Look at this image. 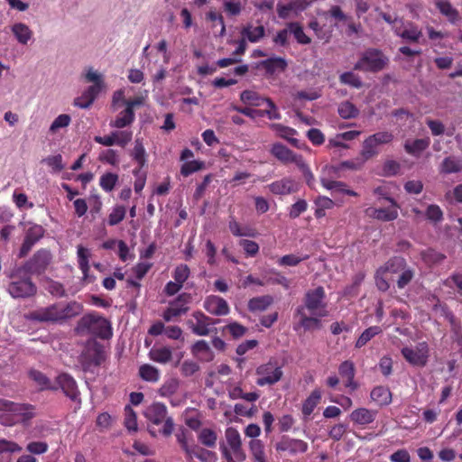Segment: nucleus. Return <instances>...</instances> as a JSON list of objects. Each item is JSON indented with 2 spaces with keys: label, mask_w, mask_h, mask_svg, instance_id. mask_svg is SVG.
Masks as SVG:
<instances>
[{
  "label": "nucleus",
  "mask_w": 462,
  "mask_h": 462,
  "mask_svg": "<svg viewBox=\"0 0 462 462\" xmlns=\"http://www.w3.org/2000/svg\"><path fill=\"white\" fill-rule=\"evenodd\" d=\"M82 310L83 306L78 301H60L30 311L24 318L32 322L61 324L79 316Z\"/></svg>",
  "instance_id": "nucleus-1"
},
{
  "label": "nucleus",
  "mask_w": 462,
  "mask_h": 462,
  "mask_svg": "<svg viewBox=\"0 0 462 462\" xmlns=\"http://www.w3.org/2000/svg\"><path fill=\"white\" fill-rule=\"evenodd\" d=\"M7 277L10 279L7 291L14 299H27L36 294L37 287L32 282L30 273L21 267L10 271Z\"/></svg>",
  "instance_id": "nucleus-2"
},
{
  "label": "nucleus",
  "mask_w": 462,
  "mask_h": 462,
  "mask_svg": "<svg viewBox=\"0 0 462 462\" xmlns=\"http://www.w3.org/2000/svg\"><path fill=\"white\" fill-rule=\"evenodd\" d=\"M389 59L383 52L375 48H368L355 63L354 69L363 72L377 73L386 68Z\"/></svg>",
  "instance_id": "nucleus-3"
},
{
  "label": "nucleus",
  "mask_w": 462,
  "mask_h": 462,
  "mask_svg": "<svg viewBox=\"0 0 462 462\" xmlns=\"http://www.w3.org/2000/svg\"><path fill=\"white\" fill-rule=\"evenodd\" d=\"M78 329L102 339H108L113 335L110 322L106 319L93 313L84 315L79 320Z\"/></svg>",
  "instance_id": "nucleus-4"
},
{
  "label": "nucleus",
  "mask_w": 462,
  "mask_h": 462,
  "mask_svg": "<svg viewBox=\"0 0 462 462\" xmlns=\"http://www.w3.org/2000/svg\"><path fill=\"white\" fill-rule=\"evenodd\" d=\"M144 417L153 425L162 424L160 432L163 436H171L174 430V421L168 416V409L164 403L153 402L144 411Z\"/></svg>",
  "instance_id": "nucleus-5"
},
{
  "label": "nucleus",
  "mask_w": 462,
  "mask_h": 462,
  "mask_svg": "<svg viewBox=\"0 0 462 462\" xmlns=\"http://www.w3.org/2000/svg\"><path fill=\"white\" fill-rule=\"evenodd\" d=\"M106 359V352L102 344L96 340H88L79 356V363L85 372L92 371Z\"/></svg>",
  "instance_id": "nucleus-6"
},
{
  "label": "nucleus",
  "mask_w": 462,
  "mask_h": 462,
  "mask_svg": "<svg viewBox=\"0 0 462 462\" xmlns=\"http://www.w3.org/2000/svg\"><path fill=\"white\" fill-rule=\"evenodd\" d=\"M326 292L322 286H319L306 292L304 305L299 309L307 310L310 314L321 317L328 316L327 303L325 302Z\"/></svg>",
  "instance_id": "nucleus-7"
},
{
  "label": "nucleus",
  "mask_w": 462,
  "mask_h": 462,
  "mask_svg": "<svg viewBox=\"0 0 462 462\" xmlns=\"http://www.w3.org/2000/svg\"><path fill=\"white\" fill-rule=\"evenodd\" d=\"M322 318L298 308L294 313L293 329L300 335L308 331L319 330L322 328Z\"/></svg>",
  "instance_id": "nucleus-8"
},
{
  "label": "nucleus",
  "mask_w": 462,
  "mask_h": 462,
  "mask_svg": "<svg viewBox=\"0 0 462 462\" xmlns=\"http://www.w3.org/2000/svg\"><path fill=\"white\" fill-rule=\"evenodd\" d=\"M9 412H12L13 416H0V421L5 425H12L16 422L27 423L35 415L32 405L15 403L14 402H12Z\"/></svg>",
  "instance_id": "nucleus-9"
},
{
  "label": "nucleus",
  "mask_w": 462,
  "mask_h": 462,
  "mask_svg": "<svg viewBox=\"0 0 462 462\" xmlns=\"http://www.w3.org/2000/svg\"><path fill=\"white\" fill-rule=\"evenodd\" d=\"M51 260L52 255L50 250L42 248L35 252L21 268L30 274H42L46 271Z\"/></svg>",
  "instance_id": "nucleus-10"
},
{
  "label": "nucleus",
  "mask_w": 462,
  "mask_h": 462,
  "mask_svg": "<svg viewBox=\"0 0 462 462\" xmlns=\"http://www.w3.org/2000/svg\"><path fill=\"white\" fill-rule=\"evenodd\" d=\"M58 390L60 389L62 393L73 402L77 404V408L81 406L80 392L78 387L76 380L68 373H60L55 378V383Z\"/></svg>",
  "instance_id": "nucleus-11"
},
{
  "label": "nucleus",
  "mask_w": 462,
  "mask_h": 462,
  "mask_svg": "<svg viewBox=\"0 0 462 462\" xmlns=\"http://www.w3.org/2000/svg\"><path fill=\"white\" fill-rule=\"evenodd\" d=\"M191 296L189 293H181L175 300L170 301L169 307L163 311L162 318L169 322L181 315L186 314L189 310Z\"/></svg>",
  "instance_id": "nucleus-12"
},
{
  "label": "nucleus",
  "mask_w": 462,
  "mask_h": 462,
  "mask_svg": "<svg viewBox=\"0 0 462 462\" xmlns=\"http://www.w3.org/2000/svg\"><path fill=\"white\" fill-rule=\"evenodd\" d=\"M256 384L259 386H264L277 383L281 379L282 372L276 363L269 362L260 365L256 369Z\"/></svg>",
  "instance_id": "nucleus-13"
},
{
  "label": "nucleus",
  "mask_w": 462,
  "mask_h": 462,
  "mask_svg": "<svg viewBox=\"0 0 462 462\" xmlns=\"http://www.w3.org/2000/svg\"><path fill=\"white\" fill-rule=\"evenodd\" d=\"M192 316L196 323L189 320V325L192 333L197 336H208L214 329L212 327L218 322L217 319H214L199 310L195 311Z\"/></svg>",
  "instance_id": "nucleus-14"
},
{
  "label": "nucleus",
  "mask_w": 462,
  "mask_h": 462,
  "mask_svg": "<svg viewBox=\"0 0 462 462\" xmlns=\"http://www.w3.org/2000/svg\"><path fill=\"white\" fill-rule=\"evenodd\" d=\"M133 138V132L129 130L123 131H115L112 132L109 135L99 136L97 135L94 137V141L97 143L102 144L104 146H112L116 144L121 147H125Z\"/></svg>",
  "instance_id": "nucleus-15"
},
{
  "label": "nucleus",
  "mask_w": 462,
  "mask_h": 462,
  "mask_svg": "<svg viewBox=\"0 0 462 462\" xmlns=\"http://www.w3.org/2000/svg\"><path fill=\"white\" fill-rule=\"evenodd\" d=\"M428 346L426 343L420 344L415 348L403 347L402 355L407 362L413 365L424 366L428 361Z\"/></svg>",
  "instance_id": "nucleus-16"
},
{
  "label": "nucleus",
  "mask_w": 462,
  "mask_h": 462,
  "mask_svg": "<svg viewBox=\"0 0 462 462\" xmlns=\"http://www.w3.org/2000/svg\"><path fill=\"white\" fill-rule=\"evenodd\" d=\"M44 228L41 225L31 226L25 233L23 242L21 245L19 256L24 257L32 250V246L44 236Z\"/></svg>",
  "instance_id": "nucleus-17"
},
{
  "label": "nucleus",
  "mask_w": 462,
  "mask_h": 462,
  "mask_svg": "<svg viewBox=\"0 0 462 462\" xmlns=\"http://www.w3.org/2000/svg\"><path fill=\"white\" fill-rule=\"evenodd\" d=\"M386 200H388L392 204V208H369L366 209V214L377 220L388 222L393 221L398 217L397 208L398 205L395 200L390 197H384Z\"/></svg>",
  "instance_id": "nucleus-18"
},
{
  "label": "nucleus",
  "mask_w": 462,
  "mask_h": 462,
  "mask_svg": "<svg viewBox=\"0 0 462 462\" xmlns=\"http://www.w3.org/2000/svg\"><path fill=\"white\" fill-rule=\"evenodd\" d=\"M204 309L215 316H225L230 311L226 300L219 296L210 295L204 300Z\"/></svg>",
  "instance_id": "nucleus-19"
},
{
  "label": "nucleus",
  "mask_w": 462,
  "mask_h": 462,
  "mask_svg": "<svg viewBox=\"0 0 462 462\" xmlns=\"http://www.w3.org/2000/svg\"><path fill=\"white\" fill-rule=\"evenodd\" d=\"M242 114L251 118L263 117L264 116H267L269 119H279L281 117L272 100H267V107L265 109L244 107Z\"/></svg>",
  "instance_id": "nucleus-20"
},
{
  "label": "nucleus",
  "mask_w": 462,
  "mask_h": 462,
  "mask_svg": "<svg viewBox=\"0 0 462 462\" xmlns=\"http://www.w3.org/2000/svg\"><path fill=\"white\" fill-rule=\"evenodd\" d=\"M287 61L283 58L272 57L267 60H262L258 64V68L265 70L269 75L279 74L283 72L287 68Z\"/></svg>",
  "instance_id": "nucleus-21"
},
{
  "label": "nucleus",
  "mask_w": 462,
  "mask_h": 462,
  "mask_svg": "<svg viewBox=\"0 0 462 462\" xmlns=\"http://www.w3.org/2000/svg\"><path fill=\"white\" fill-rule=\"evenodd\" d=\"M338 373L345 381V386L356 390L358 384L355 382L356 368L350 360H346L339 365Z\"/></svg>",
  "instance_id": "nucleus-22"
},
{
  "label": "nucleus",
  "mask_w": 462,
  "mask_h": 462,
  "mask_svg": "<svg viewBox=\"0 0 462 462\" xmlns=\"http://www.w3.org/2000/svg\"><path fill=\"white\" fill-rule=\"evenodd\" d=\"M226 439L236 458L238 461L244 460L245 456L241 448V438L237 430L232 427L227 428L226 430Z\"/></svg>",
  "instance_id": "nucleus-23"
},
{
  "label": "nucleus",
  "mask_w": 462,
  "mask_h": 462,
  "mask_svg": "<svg viewBox=\"0 0 462 462\" xmlns=\"http://www.w3.org/2000/svg\"><path fill=\"white\" fill-rule=\"evenodd\" d=\"M376 415V411L366 408H357L350 413L349 418L355 424L366 426L374 421Z\"/></svg>",
  "instance_id": "nucleus-24"
},
{
  "label": "nucleus",
  "mask_w": 462,
  "mask_h": 462,
  "mask_svg": "<svg viewBox=\"0 0 462 462\" xmlns=\"http://www.w3.org/2000/svg\"><path fill=\"white\" fill-rule=\"evenodd\" d=\"M102 86L103 84H93L89 86L81 97L74 100V106L80 108L89 107L101 91Z\"/></svg>",
  "instance_id": "nucleus-25"
},
{
  "label": "nucleus",
  "mask_w": 462,
  "mask_h": 462,
  "mask_svg": "<svg viewBox=\"0 0 462 462\" xmlns=\"http://www.w3.org/2000/svg\"><path fill=\"white\" fill-rule=\"evenodd\" d=\"M394 32L399 37L411 42H418L422 36L421 30L411 22L403 24V29L396 28Z\"/></svg>",
  "instance_id": "nucleus-26"
},
{
  "label": "nucleus",
  "mask_w": 462,
  "mask_h": 462,
  "mask_svg": "<svg viewBox=\"0 0 462 462\" xmlns=\"http://www.w3.org/2000/svg\"><path fill=\"white\" fill-rule=\"evenodd\" d=\"M435 6L449 23L455 24L460 21L459 12L452 5L449 0H436Z\"/></svg>",
  "instance_id": "nucleus-27"
},
{
  "label": "nucleus",
  "mask_w": 462,
  "mask_h": 462,
  "mask_svg": "<svg viewBox=\"0 0 462 462\" xmlns=\"http://www.w3.org/2000/svg\"><path fill=\"white\" fill-rule=\"evenodd\" d=\"M291 163H293L295 168H297L298 171L302 174L309 187L312 188L315 182V179L310 167L304 162L302 156L291 151Z\"/></svg>",
  "instance_id": "nucleus-28"
},
{
  "label": "nucleus",
  "mask_w": 462,
  "mask_h": 462,
  "mask_svg": "<svg viewBox=\"0 0 462 462\" xmlns=\"http://www.w3.org/2000/svg\"><path fill=\"white\" fill-rule=\"evenodd\" d=\"M191 353L202 362H210L214 358V353L205 340L196 341L191 346Z\"/></svg>",
  "instance_id": "nucleus-29"
},
{
  "label": "nucleus",
  "mask_w": 462,
  "mask_h": 462,
  "mask_svg": "<svg viewBox=\"0 0 462 462\" xmlns=\"http://www.w3.org/2000/svg\"><path fill=\"white\" fill-rule=\"evenodd\" d=\"M29 377L32 379L40 388L41 391H57L58 386L51 383V379L44 374L42 372L32 369L29 371Z\"/></svg>",
  "instance_id": "nucleus-30"
},
{
  "label": "nucleus",
  "mask_w": 462,
  "mask_h": 462,
  "mask_svg": "<svg viewBox=\"0 0 462 462\" xmlns=\"http://www.w3.org/2000/svg\"><path fill=\"white\" fill-rule=\"evenodd\" d=\"M135 119L134 111L131 110L130 107H125V110L121 111L115 120L109 123V125L114 128L122 129L129 126L133 124Z\"/></svg>",
  "instance_id": "nucleus-31"
},
{
  "label": "nucleus",
  "mask_w": 462,
  "mask_h": 462,
  "mask_svg": "<svg viewBox=\"0 0 462 462\" xmlns=\"http://www.w3.org/2000/svg\"><path fill=\"white\" fill-rule=\"evenodd\" d=\"M130 155L138 165L136 169L142 170L147 164V153L143 143V139H135L134 146L131 151Z\"/></svg>",
  "instance_id": "nucleus-32"
},
{
  "label": "nucleus",
  "mask_w": 462,
  "mask_h": 462,
  "mask_svg": "<svg viewBox=\"0 0 462 462\" xmlns=\"http://www.w3.org/2000/svg\"><path fill=\"white\" fill-rule=\"evenodd\" d=\"M320 182H321L322 186L328 190H332L334 192H338V193H342V194H346L348 196H353V197L358 196V194L356 191L348 189L347 185L343 181L331 180H328L326 178H321Z\"/></svg>",
  "instance_id": "nucleus-33"
},
{
  "label": "nucleus",
  "mask_w": 462,
  "mask_h": 462,
  "mask_svg": "<svg viewBox=\"0 0 462 462\" xmlns=\"http://www.w3.org/2000/svg\"><path fill=\"white\" fill-rule=\"evenodd\" d=\"M373 402L380 406H386L392 402V393L385 386H375L370 393Z\"/></svg>",
  "instance_id": "nucleus-34"
},
{
  "label": "nucleus",
  "mask_w": 462,
  "mask_h": 462,
  "mask_svg": "<svg viewBox=\"0 0 462 462\" xmlns=\"http://www.w3.org/2000/svg\"><path fill=\"white\" fill-rule=\"evenodd\" d=\"M22 450L21 446L16 442L0 439V462H11V453Z\"/></svg>",
  "instance_id": "nucleus-35"
},
{
  "label": "nucleus",
  "mask_w": 462,
  "mask_h": 462,
  "mask_svg": "<svg viewBox=\"0 0 462 462\" xmlns=\"http://www.w3.org/2000/svg\"><path fill=\"white\" fill-rule=\"evenodd\" d=\"M241 35L250 42H258L265 35V29L263 25L247 24L243 27Z\"/></svg>",
  "instance_id": "nucleus-36"
},
{
  "label": "nucleus",
  "mask_w": 462,
  "mask_h": 462,
  "mask_svg": "<svg viewBox=\"0 0 462 462\" xmlns=\"http://www.w3.org/2000/svg\"><path fill=\"white\" fill-rule=\"evenodd\" d=\"M149 357L156 363L167 364L172 359V352L168 346L153 347L149 352Z\"/></svg>",
  "instance_id": "nucleus-37"
},
{
  "label": "nucleus",
  "mask_w": 462,
  "mask_h": 462,
  "mask_svg": "<svg viewBox=\"0 0 462 462\" xmlns=\"http://www.w3.org/2000/svg\"><path fill=\"white\" fill-rule=\"evenodd\" d=\"M273 297L270 295L258 296L250 299L247 307L252 312L263 311L273 303Z\"/></svg>",
  "instance_id": "nucleus-38"
},
{
  "label": "nucleus",
  "mask_w": 462,
  "mask_h": 462,
  "mask_svg": "<svg viewBox=\"0 0 462 462\" xmlns=\"http://www.w3.org/2000/svg\"><path fill=\"white\" fill-rule=\"evenodd\" d=\"M430 143V138L416 139L410 143L407 141L404 143V149L407 153L411 155H419L421 152L426 150Z\"/></svg>",
  "instance_id": "nucleus-39"
},
{
  "label": "nucleus",
  "mask_w": 462,
  "mask_h": 462,
  "mask_svg": "<svg viewBox=\"0 0 462 462\" xmlns=\"http://www.w3.org/2000/svg\"><path fill=\"white\" fill-rule=\"evenodd\" d=\"M240 99L243 103L253 106L267 105V100H270L269 98L262 97L257 92L253 90H244L240 95Z\"/></svg>",
  "instance_id": "nucleus-40"
},
{
  "label": "nucleus",
  "mask_w": 462,
  "mask_h": 462,
  "mask_svg": "<svg viewBox=\"0 0 462 462\" xmlns=\"http://www.w3.org/2000/svg\"><path fill=\"white\" fill-rule=\"evenodd\" d=\"M12 32L17 41L22 44H27L32 36L31 29L22 23H14L12 27Z\"/></svg>",
  "instance_id": "nucleus-41"
},
{
  "label": "nucleus",
  "mask_w": 462,
  "mask_h": 462,
  "mask_svg": "<svg viewBox=\"0 0 462 462\" xmlns=\"http://www.w3.org/2000/svg\"><path fill=\"white\" fill-rule=\"evenodd\" d=\"M139 376L146 382L157 383L160 380V371L156 367L145 364L139 367Z\"/></svg>",
  "instance_id": "nucleus-42"
},
{
  "label": "nucleus",
  "mask_w": 462,
  "mask_h": 462,
  "mask_svg": "<svg viewBox=\"0 0 462 462\" xmlns=\"http://www.w3.org/2000/svg\"><path fill=\"white\" fill-rule=\"evenodd\" d=\"M379 326H372L365 329L356 341L355 347L361 348L365 346L373 337L382 333Z\"/></svg>",
  "instance_id": "nucleus-43"
},
{
  "label": "nucleus",
  "mask_w": 462,
  "mask_h": 462,
  "mask_svg": "<svg viewBox=\"0 0 462 462\" xmlns=\"http://www.w3.org/2000/svg\"><path fill=\"white\" fill-rule=\"evenodd\" d=\"M321 399V393L319 390H314L310 395L305 400L302 404V413L304 416L309 417L313 412L314 409L319 403Z\"/></svg>",
  "instance_id": "nucleus-44"
},
{
  "label": "nucleus",
  "mask_w": 462,
  "mask_h": 462,
  "mask_svg": "<svg viewBox=\"0 0 462 462\" xmlns=\"http://www.w3.org/2000/svg\"><path fill=\"white\" fill-rule=\"evenodd\" d=\"M198 439L207 448H215L217 445V434L212 429L204 428L199 431Z\"/></svg>",
  "instance_id": "nucleus-45"
},
{
  "label": "nucleus",
  "mask_w": 462,
  "mask_h": 462,
  "mask_svg": "<svg viewBox=\"0 0 462 462\" xmlns=\"http://www.w3.org/2000/svg\"><path fill=\"white\" fill-rule=\"evenodd\" d=\"M78 263L79 267L81 270L84 277H87L90 269L88 258H89V252L88 249L85 248L82 245L78 246Z\"/></svg>",
  "instance_id": "nucleus-46"
},
{
  "label": "nucleus",
  "mask_w": 462,
  "mask_h": 462,
  "mask_svg": "<svg viewBox=\"0 0 462 462\" xmlns=\"http://www.w3.org/2000/svg\"><path fill=\"white\" fill-rule=\"evenodd\" d=\"M249 445L254 462H268L264 453V446L260 439H252Z\"/></svg>",
  "instance_id": "nucleus-47"
},
{
  "label": "nucleus",
  "mask_w": 462,
  "mask_h": 462,
  "mask_svg": "<svg viewBox=\"0 0 462 462\" xmlns=\"http://www.w3.org/2000/svg\"><path fill=\"white\" fill-rule=\"evenodd\" d=\"M126 215V208L123 205H116L107 217V224L111 226L121 223Z\"/></svg>",
  "instance_id": "nucleus-48"
},
{
  "label": "nucleus",
  "mask_w": 462,
  "mask_h": 462,
  "mask_svg": "<svg viewBox=\"0 0 462 462\" xmlns=\"http://www.w3.org/2000/svg\"><path fill=\"white\" fill-rule=\"evenodd\" d=\"M462 170L461 162L454 157H446L441 163V172L446 174L457 173Z\"/></svg>",
  "instance_id": "nucleus-49"
},
{
  "label": "nucleus",
  "mask_w": 462,
  "mask_h": 462,
  "mask_svg": "<svg viewBox=\"0 0 462 462\" xmlns=\"http://www.w3.org/2000/svg\"><path fill=\"white\" fill-rule=\"evenodd\" d=\"M118 181V175L112 172H106L100 177L99 185L103 190L110 192L114 189Z\"/></svg>",
  "instance_id": "nucleus-50"
},
{
  "label": "nucleus",
  "mask_w": 462,
  "mask_h": 462,
  "mask_svg": "<svg viewBox=\"0 0 462 462\" xmlns=\"http://www.w3.org/2000/svg\"><path fill=\"white\" fill-rule=\"evenodd\" d=\"M339 80L342 84L348 85L356 88H361L363 87L361 78L352 71L342 73L339 76Z\"/></svg>",
  "instance_id": "nucleus-51"
},
{
  "label": "nucleus",
  "mask_w": 462,
  "mask_h": 462,
  "mask_svg": "<svg viewBox=\"0 0 462 462\" xmlns=\"http://www.w3.org/2000/svg\"><path fill=\"white\" fill-rule=\"evenodd\" d=\"M338 114L344 119L355 118L358 115V109L351 102L345 101L339 105Z\"/></svg>",
  "instance_id": "nucleus-52"
},
{
  "label": "nucleus",
  "mask_w": 462,
  "mask_h": 462,
  "mask_svg": "<svg viewBox=\"0 0 462 462\" xmlns=\"http://www.w3.org/2000/svg\"><path fill=\"white\" fill-rule=\"evenodd\" d=\"M125 426L129 431H136L137 427V416L135 411L130 405H126L125 408Z\"/></svg>",
  "instance_id": "nucleus-53"
},
{
  "label": "nucleus",
  "mask_w": 462,
  "mask_h": 462,
  "mask_svg": "<svg viewBox=\"0 0 462 462\" xmlns=\"http://www.w3.org/2000/svg\"><path fill=\"white\" fill-rule=\"evenodd\" d=\"M70 122H71L70 116H69L67 114H61V115L58 116L54 119V121L51 123V125L49 128V133L51 134H56L60 129L69 126Z\"/></svg>",
  "instance_id": "nucleus-54"
},
{
  "label": "nucleus",
  "mask_w": 462,
  "mask_h": 462,
  "mask_svg": "<svg viewBox=\"0 0 462 462\" xmlns=\"http://www.w3.org/2000/svg\"><path fill=\"white\" fill-rule=\"evenodd\" d=\"M224 332H227L234 339H238L245 335L247 328L238 322H231L224 327Z\"/></svg>",
  "instance_id": "nucleus-55"
},
{
  "label": "nucleus",
  "mask_w": 462,
  "mask_h": 462,
  "mask_svg": "<svg viewBox=\"0 0 462 462\" xmlns=\"http://www.w3.org/2000/svg\"><path fill=\"white\" fill-rule=\"evenodd\" d=\"M426 218L434 223H439L443 220V211L439 206L436 204L429 205L425 211Z\"/></svg>",
  "instance_id": "nucleus-56"
},
{
  "label": "nucleus",
  "mask_w": 462,
  "mask_h": 462,
  "mask_svg": "<svg viewBox=\"0 0 462 462\" xmlns=\"http://www.w3.org/2000/svg\"><path fill=\"white\" fill-rule=\"evenodd\" d=\"M179 389V381L175 378H171L164 382L159 389V393L162 397H170L174 394Z\"/></svg>",
  "instance_id": "nucleus-57"
},
{
  "label": "nucleus",
  "mask_w": 462,
  "mask_h": 462,
  "mask_svg": "<svg viewBox=\"0 0 462 462\" xmlns=\"http://www.w3.org/2000/svg\"><path fill=\"white\" fill-rule=\"evenodd\" d=\"M422 259L429 264H438L446 259V255L433 249H427L421 254Z\"/></svg>",
  "instance_id": "nucleus-58"
},
{
  "label": "nucleus",
  "mask_w": 462,
  "mask_h": 462,
  "mask_svg": "<svg viewBox=\"0 0 462 462\" xmlns=\"http://www.w3.org/2000/svg\"><path fill=\"white\" fill-rule=\"evenodd\" d=\"M377 146L378 144H376L372 137L368 136L363 143L362 156L365 160L375 156L378 153V151L376 150Z\"/></svg>",
  "instance_id": "nucleus-59"
},
{
  "label": "nucleus",
  "mask_w": 462,
  "mask_h": 462,
  "mask_svg": "<svg viewBox=\"0 0 462 462\" xmlns=\"http://www.w3.org/2000/svg\"><path fill=\"white\" fill-rule=\"evenodd\" d=\"M99 161L112 166H117L119 164V155L117 151L114 149H108L99 154Z\"/></svg>",
  "instance_id": "nucleus-60"
},
{
  "label": "nucleus",
  "mask_w": 462,
  "mask_h": 462,
  "mask_svg": "<svg viewBox=\"0 0 462 462\" xmlns=\"http://www.w3.org/2000/svg\"><path fill=\"white\" fill-rule=\"evenodd\" d=\"M291 33L293 34L294 38L300 44H309L311 40L306 35L303 29L295 23H291Z\"/></svg>",
  "instance_id": "nucleus-61"
},
{
  "label": "nucleus",
  "mask_w": 462,
  "mask_h": 462,
  "mask_svg": "<svg viewBox=\"0 0 462 462\" xmlns=\"http://www.w3.org/2000/svg\"><path fill=\"white\" fill-rule=\"evenodd\" d=\"M190 274L189 268L186 264H180L178 265L173 273V278L175 282L181 284L183 286V283L188 280L189 276Z\"/></svg>",
  "instance_id": "nucleus-62"
},
{
  "label": "nucleus",
  "mask_w": 462,
  "mask_h": 462,
  "mask_svg": "<svg viewBox=\"0 0 462 462\" xmlns=\"http://www.w3.org/2000/svg\"><path fill=\"white\" fill-rule=\"evenodd\" d=\"M239 245L242 246L247 257H254L259 252L258 244L252 240L242 239L239 241Z\"/></svg>",
  "instance_id": "nucleus-63"
},
{
  "label": "nucleus",
  "mask_w": 462,
  "mask_h": 462,
  "mask_svg": "<svg viewBox=\"0 0 462 462\" xmlns=\"http://www.w3.org/2000/svg\"><path fill=\"white\" fill-rule=\"evenodd\" d=\"M271 152L272 154L281 162L284 163L289 162V149L286 146L281 143H274Z\"/></svg>",
  "instance_id": "nucleus-64"
}]
</instances>
